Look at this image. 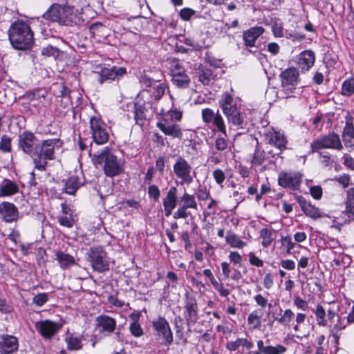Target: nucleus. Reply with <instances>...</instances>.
Returning <instances> with one entry per match:
<instances>
[{"label":"nucleus","mask_w":354,"mask_h":354,"mask_svg":"<svg viewBox=\"0 0 354 354\" xmlns=\"http://www.w3.org/2000/svg\"><path fill=\"white\" fill-rule=\"evenodd\" d=\"M212 72L209 69H203L199 73V81L203 84H208L212 80Z\"/></svg>","instance_id":"3c124183"},{"label":"nucleus","mask_w":354,"mask_h":354,"mask_svg":"<svg viewBox=\"0 0 354 354\" xmlns=\"http://www.w3.org/2000/svg\"><path fill=\"white\" fill-rule=\"evenodd\" d=\"M40 334L45 338L51 337L62 327V326L55 322L50 320L41 321L36 325Z\"/></svg>","instance_id":"a211bd4d"},{"label":"nucleus","mask_w":354,"mask_h":354,"mask_svg":"<svg viewBox=\"0 0 354 354\" xmlns=\"http://www.w3.org/2000/svg\"><path fill=\"white\" fill-rule=\"evenodd\" d=\"M189 78L188 76L185 74H183L182 75H176L172 77V82L173 83L179 88H187L189 86Z\"/></svg>","instance_id":"c03bdc74"},{"label":"nucleus","mask_w":354,"mask_h":354,"mask_svg":"<svg viewBox=\"0 0 354 354\" xmlns=\"http://www.w3.org/2000/svg\"><path fill=\"white\" fill-rule=\"evenodd\" d=\"M41 54L45 56L55 57L59 55V50L57 48L48 45L42 48Z\"/></svg>","instance_id":"864d4df0"},{"label":"nucleus","mask_w":354,"mask_h":354,"mask_svg":"<svg viewBox=\"0 0 354 354\" xmlns=\"http://www.w3.org/2000/svg\"><path fill=\"white\" fill-rule=\"evenodd\" d=\"M301 209L307 216L313 218L321 217L319 209L309 203H304L301 205Z\"/></svg>","instance_id":"37998d69"},{"label":"nucleus","mask_w":354,"mask_h":354,"mask_svg":"<svg viewBox=\"0 0 354 354\" xmlns=\"http://www.w3.org/2000/svg\"><path fill=\"white\" fill-rule=\"evenodd\" d=\"M129 317L132 320V322L129 326V330L131 334L136 337H141L144 333L141 325L138 322L140 319V314L137 313H133L129 315Z\"/></svg>","instance_id":"c756f323"},{"label":"nucleus","mask_w":354,"mask_h":354,"mask_svg":"<svg viewBox=\"0 0 354 354\" xmlns=\"http://www.w3.org/2000/svg\"><path fill=\"white\" fill-rule=\"evenodd\" d=\"M181 201L183 203V206L186 208L197 209V203L194 195L185 192L181 197Z\"/></svg>","instance_id":"79ce46f5"},{"label":"nucleus","mask_w":354,"mask_h":354,"mask_svg":"<svg viewBox=\"0 0 354 354\" xmlns=\"http://www.w3.org/2000/svg\"><path fill=\"white\" fill-rule=\"evenodd\" d=\"M317 324L320 326H326L327 325V320L326 319V310L324 307L317 304L315 310Z\"/></svg>","instance_id":"a19ab883"},{"label":"nucleus","mask_w":354,"mask_h":354,"mask_svg":"<svg viewBox=\"0 0 354 354\" xmlns=\"http://www.w3.org/2000/svg\"><path fill=\"white\" fill-rule=\"evenodd\" d=\"M56 259L57 260L60 268L64 270L76 264L75 258L73 256L62 251H58L56 252Z\"/></svg>","instance_id":"c85d7f7f"},{"label":"nucleus","mask_w":354,"mask_h":354,"mask_svg":"<svg viewBox=\"0 0 354 354\" xmlns=\"http://www.w3.org/2000/svg\"><path fill=\"white\" fill-rule=\"evenodd\" d=\"M257 346L260 352L263 354H283L286 352L287 348L281 344L276 346H264L263 340H258Z\"/></svg>","instance_id":"a878e982"},{"label":"nucleus","mask_w":354,"mask_h":354,"mask_svg":"<svg viewBox=\"0 0 354 354\" xmlns=\"http://www.w3.org/2000/svg\"><path fill=\"white\" fill-rule=\"evenodd\" d=\"M225 240L232 248H243L247 245V243L243 241L240 237L232 231H228L226 234Z\"/></svg>","instance_id":"473e14b6"},{"label":"nucleus","mask_w":354,"mask_h":354,"mask_svg":"<svg viewBox=\"0 0 354 354\" xmlns=\"http://www.w3.org/2000/svg\"><path fill=\"white\" fill-rule=\"evenodd\" d=\"M254 300L257 305L261 309L266 308L268 306L269 307L271 306V305L268 303V299L261 294L256 295L254 297Z\"/></svg>","instance_id":"603ef678"},{"label":"nucleus","mask_w":354,"mask_h":354,"mask_svg":"<svg viewBox=\"0 0 354 354\" xmlns=\"http://www.w3.org/2000/svg\"><path fill=\"white\" fill-rule=\"evenodd\" d=\"M281 266L283 269L292 270L295 268V263L292 260L285 259L281 261Z\"/></svg>","instance_id":"774afa93"},{"label":"nucleus","mask_w":354,"mask_h":354,"mask_svg":"<svg viewBox=\"0 0 354 354\" xmlns=\"http://www.w3.org/2000/svg\"><path fill=\"white\" fill-rule=\"evenodd\" d=\"M167 86L164 83H160L153 88L152 97L155 100H159L165 94Z\"/></svg>","instance_id":"09e8293b"},{"label":"nucleus","mask_w":354,"mask_h":354,"mask_svg":"<svg viewBox=\"0 0 354 354\" xmlns=\"http://www.w3.org/2000/svg\"><path fill=\"white\" fill-rule=\"evenodd\" d=\"M176 194L177 188L176 187H171L166 197L163 199V207L167 216L171 214L173 209L176 206Z\"/></svg>","instance_id":"5701e85b"},{"label":"nucleus","mask_w":354,"mask_h":354,"mask_svg":"<svg viewBox=\"0 0 354 354\" xmlns=\"http://www.w3.org/2000/svg\"><path fill=\"white\" fill-rule=\"evenodd\" d=\"M294 305L298 308L302 310H306L308 308V304L306 301L300 298L299 296L294 297L293 299Z\"/></svg>","instance_id":"4d7b16f0"},{"label":"nucleus","mask_w":354,"mask_h":354,"mask_svg":"<svg viewBox=\"0 0 354 354\" xmlns=\"http://www.w3.org/2000/svg\"><path fill=\"white\" fill-rule=\"evenodd\" d=\"M346 327V324L344 323V322L342 320V319L339 318L337 320V322L333 326L330 332L333 335V336L336 339H338L339 338L340 332L345 329Z\"/></svg>","instance_id":"de8ad7c7"},{"label":"nucleus","mask_w":354,"mask_h":354,"mask_svg":"<svg viewBox=\"0 0 354 354\" xmlns=\"http://www.w3.org/2000/svg\"><path fill=\"white\" fill-rule=\"evenodd\" d=\"M48 300V297L45 293H40L35 295L33 298V302L39 306H43Z\"/></svg>","instance_id":"bf43d9fd"},{"label":"nucleus","mask_w":354,"mask_h":354,"mask_svg":"<svg viewBox=\"0 0 354 354\" xmlns=\"http://www.w3.org/2000/svg\"><path fill=\"white\" fill-rule=\"evenodd\" d=\"M212 175H213L214 179L215 180L216 183L218 185H222L225 179V175L224 172L220 169H215L213 171Z\"/></svg>","instance_id":"13d9d810"},{"label":"nucleus","mask_w":354,"mask_h":354,"mask_svg":"<svg viewBox=\"0 0 354 354\" xmlns=\"http://www.w3.org/2000/svg\"><path fill=\"white\" fill-rule=\"evenodd\" d=\"M92 160L96 165L104 163V171L107 176H118L123 171L121 161L118 160L117 157L108 147H104L95 153Z\"/></svg>","instance_id":"39448f33"},{"label":"nucleus","mask_w":354,"mask_h":354,"mask_svg":"<svg viewBox=\"0 0 354 354\" xmlns=\"http://www.w3.org/2000/svg\"><path fill=\"white\" fill-rule=\"evenodd\" d=\"M264 32V28L262 26H254L245 30L243 33L244 44L246 46H254L257 39Z\"/></svg>","instance_id":"412c9836"},{"label":"nucleus","mask_w":354,"mask_h":354,"mask_svg":"<svg viewBox=\"0 0 354 354\" xmlns=\"http://www.w3.org/2000/svg\"><path fill=\"white\" fill-rule=\"evenodd\" d=\"M11 138L7 135H3L0 140V151L3 153L10 152L12 149Z\"/></svg>","instance_id":"49530a36"},{"label":"nucleus","mask_w":354,"mask_h":354,"mask_svg":"<svg viewBox=\"0 0 354 354\" xmlns=\"http://www.w3.org/2000/svg\"><path fill=\"white\" fill-rule=\"evenodd\" d=\"M263 313L261 309L253 310L249 314L248 317V324L252 326L253 329H258L261 325V317Z\"/></svg>","instance_id":"72a5a7b5"},{"label":"nucleus","mask_w":354,"mask_h":354,"mask_svg":"<svg viewBox=\"0 0 354 354\" xmlns=\"http://www.w3.org/2000/svg\"><path fill=\"white\" fill-rule=\"evenodd\" d=\"M294 317V312L291 309L287 308L282 312L279 317L275 318V320L281 325L290 326V323L292 321Z\"/></svg>","instance_id":"e433bc0d"},{"label":"nucleus","mask_w":354,"mask_h":354,"mask_svg":"<svg viewBox=\"0 0 354 354\" xmlns=\"http://www.w3.org/2000/svg\"><path fill=\"white\" fill-rule=\"evenodd\" d=\"M260 237L262 239V245L268 248L274 241L273 232L268 228H263L260 231Z\"/></svg>","instance_id":"ea45409f"},{"label":"nucleus","mask_w":354,"mask_h":354,"mask_svg":"<svg viewBox=\"0 0 354 354\" xmlns=\"http://www.w3.org/2000/svg\"><path fill=\"white\" fill-rule=\"evenodd\" d=\"M201 117L204 123L212 124L221 134L218 135L215 140V147L218 151H224L227 148V129L223 117L217 110L215 112L210 108H205L201 111Z\"/></svg>","instance_id":"7ed1b4c3"},{"label":"nucleus","mask_w":354,"mask_h":354,"mask_svg":"<svg viewBox=\"0 0 354 354\" xmlns=\"http://www.w3.org/2000/svg\"><path fill=\"white\" fill-rule=\"evenodd\" d=\"M310 193L315 199H320L322 196V189L320 186H313L310 188Z\"/></svg>","instance_id":"e2e57ef3"},{"label":"nucleus","mask_w":354,"mask_h":354,"mask_svg":"<svg viewBox=\"0 0 354 354\" xmlns=\"http://www.w3.org/2000/svg\"><path fill=\"white\" fill-rule=\"evenodd\" d=\"M157 127L166 135L173 138H181L183 132L180 127L176 124L163 120L157 123Z\"/></svg>","instance_id":"f3484780"},{"label":"nucleus","mask_w":354,"mask_h":354,"mask_svg":"<svg viewBox=\"0 0 354 354\" xmlns=\"http://www.w3.org/2000/svg\"><path fill=\"white\" fill-rule=\"evenodd\" d=\"M343 164L348 168L354 170V159L348 154L346 153L343 156Z\"/></svg>","instance_id":"69168bd1"},{"label":"nucleus","mask_w":354,"mask_h":354,"mask_svg":"<svg viewBox=\"0 0 354 354\" xmlns=\"http://www.w3.org/2000/svg\"><path fill=\"white\" fill-rule=\"evenodd\" d=\"M8 37L12 46L18 50L28 49L34 43V34L29 24L22 20L12 24Z\"/></svg>","instance_id":"f257e3e1"},{"label":"nucleus","mask_w":354,"mask_h":354,"mask_svg":"<svg viewBox=\"0 0 354 354\" xmlns=\"http://www.w3.org/2000/svg\"><path fill=\"white\" fill-rule=\"evenodd\" d=\"M148 193L150 197H152L156 201L158 200L160 196V190L156 185H150L149 187Z\"/></svg>","instance_id":"0e129e2a"},{"label":"nucleus","mask_w":354,"mask_h":354,"mask_svg":"<svg viewBox=\"0 0 354 354\" xmlns=\"http://www.w3.org/2000/svg\"><path fill=\"white\" fill-rule=\"evenodd\" d=\"M19 192L18 185L13 181L4 179L0 183V196H9Z\"/></svg>","instance_id":"bb28decb"},{"label":"nucleus","mask_w":354,"mask_h":354,"mask_svg":"<svg viewBox=\"0 0 354 354\" xmlns=\"http://www.w3.org/2000/svg\"><path fill=\"white\" fill-rule=\"evenodd\" d=\"M302 175L299 172H288L282 171L278 176L279 185L291 190H297L301 182Z\"/></svg>","instance_id":"ddd939ff"},{"label":"nucleus","mask_w":354,"mask_h":354,"mask_svg":"<svg viewBox=\"0 0 354 354\" xmlns=\"http://www.w3.org/2000/svg\"><path fill=\"white\" fill-rule=\"evenodd\" d=\"M59 140L57 139H50L44 140L39 149L35 151L32 158L35 169L39 171H44L48 165V160L54 159V151L55 147H58Z\"/></svg>","instance_id":"423d86ee"},{"label":"nucleus","mask_w":354,"mask_h":354,"mask_svg":"<svg viewBox=\"0 0 354 354\" xmlns=\"http://www.w3.org/2000/svg\"><path fill=\"white\" fill-rule=\"evenodd\" d=\"M83 337L75 335V334H68L65 338L67 344V348L70 351L80 350L82 347V340Z\"/></svg>","instance_id":"7c9ffc66"},{"label":"nucleus","mask_w":354,"mask_h":354,"mask_svg":"<svg viewBox=\"0 0 354 354\" xmlns=\"http://www.w3.org/2000/svg\"><path fill=\"white\" fill-rule=\"evenodd\" d=\"M81 186V182L77 176H71L64 184L65 192L70 195H73Z\"/></svg>","instance_id":"2f4dec72"},{"label":"nucleus","mask_w":354,"mask_h":354,"mask_svg":"<svg viewBox=\"0 0 354 354\" xmlns=\"http://www.w3.org/2000/svg\"><path fill=\"white\" fill-rule=\"evenodd\" d=\"M218 105L230 128H235L236 130L243 129L244 113L241 111L240 107L230 94L223 93L218 101Z\"/></svg>","instance_id":"f03ea898"},{"label":"nucleus","mask_w":354,"mask_h":354,"mask_svg":"<svg viewBox=\"0 0 354 354\" xmlns=\"http://www.w3.org/2000/svg\"><path fill=\"white\" fill-rule=\"evenodd\" d=\"M37 138L30 131H25L19 135L18 147L24 153L31 154L34 149Z\"/></svg>","instance_id":"4468645a"},{"label":"nucleus","mask_w":354,"mask_h":354,"mask_svg":"<svg viewBox=\"0 0 354 354\" xmlns=\"http://www.w3.org/2000/svg\"><path fill=\"white\" fill-rule=\"evenodd\" d=\"M65 209L62 205L63 214L58 217V221L61 225L71 228L75 223V218L72 214H68Z\"/></svg>","instance_id":"4c0bfd02"},{"label":"nucleus","mask_w":354,"mask_h":354,"mask_svg":"<svg viewBox=\"0 0 354 354\" xmlns=\"http://www.w3.org/2000/svg\"><path fill=\"white\" fill-rule=\"evenodd\" d=\"M281 92L285 97H292L291 95L299 83V73L295 68L291 67L283 71L281 75Z\"/></svg>","instance_id":"9d476101"},{"label":"nucleus","mask_w":354,"mask_h":354,"mask_svg":"<svg viewBox=\"0 0 354 354\" xmlns=\"http://www.w3.org/2000/svg\"><path fill=\"white\" fill-rule=\"evenodd\" d=\"M249 261L250 263L257 267H262L263 265V262L261 259H260L258 257H257L253 252H250L249 254Z\"/></svg>","instance_id":"680f3d73"},{"label":"nucleus","mask_w":354,"mask_h":354,"mask_svg":"<svg viewBox=\"0 0 354 354\" xmlns=\"http://www.w3.org/2000/svg\"><path fill=\"white\" fill-rule=\"evenodd\" d=\"M272 32L276 37H283L282 26L281 24L275 22L272 27Z\"/></svg>","instance_id":"338daca9"},{"label":"nucleus","mask_w":354,"mask_h":354,"mask_svg":"<svg viewBox=\"0 0 354 354\" xmlns=\"http://www.w3.org/2000/svg\"><path fill=\"white\" fill-rule=\"evenodd\" d=\"M134 118L137 124H143L144 120H145V114L140 106L136 108L134 111Z\"/></svg>","instance_id":"5fc2aeb1"},{"label":"nucleus","mask_w":354,"mask_h":354,"mask_svg":"<svg viewBox=\"0 0 354 354\" xmlns=\"http://www.w3.org/2000/svg\"><path fill=\"white\" fill-rule=\"evenodd\" d=\"M43 17L65 26H72L80 21L78 10L74 6H62L59 4H53Z\"/></svg>","instance_id":"20e7f679"},{"label":"nucleus","mask_w":354,"mask_h":354,"mask_svg":"<svg viewBox=\"0 0 354 354\" xmlns=\"http://www.w3.org/2000/svg\"><path fill=\"white\" fill-rule=\"evenodd\" d=\"M195 11L190 8H183L180 12V17L185 20L188 21L194 15Z\"/></svg>","instance_id":"052dcab7"},{"label":"nucleus","mask_w":354,"mask_h":354,"mask_svg":"<svg viewBox=\"0 0 354 354\" xmlns=\"http://www.w3.org/2000/svg\"><path fill=\"white\" fill-rule=\"evenodd\" d=\"M270 142L281 151L286 149L287 140L285 136L279 131L269 132Z\"/></svg>","instance_id":"cd10ccee"},{"label":"nucleus","mask_w":354,"mask_h":354,"mask_svg":"<svg viewBox=\"0 0 354 354\" xmlns=\"http://www.w3.org/2000/svg\"><path fill=\"white\" fill-rule=\"evenodd\" d=\"M96 325L104 336H109L116 328V321L108 315H100L96 318Z\"/></svg>","instance_id":"2eb2a0df"},{"label":"nucleus","mask_w":354,"mask_h":354,"mask_svg":"<svg viewBox=\"0 0 354 354\" xmlns=\"http://www.w3.org/2000/svg\"><path fill=\"white\" fill-rule=\"evenodd\" d=\"M88 258L92 268L100 273L109 270V260L106 252L100 246L93 247L88 252Z\"/></svg>","instance_id":"1a4fd4ad"},{"label":"nucleus","mask_w":354,"mask_h":354,"mask_svg":"<svg viewBox=\"0 0 354 354\" xmlns=\"http://www.w3.org/2000/svg\"><path fill=\"white\" fill-rule=\"evenodd\" d=\"M173 173L181 185H190L195 178L192 165L181 156L176 159L173 165Z\"/></svg>","instance_id":"0eeeda50"},{"label":"nucleus","mask_w":354,"mask_h":354,"mask_svg":"<svg viewBox=\"0 0 354 354\" xmlns=\"http://www.w3.org/2000/svg\"><path fill=\"white\" fill-rule=\"evenodd\" d=\"M346 209L347 212L354 216V187L347 191Z\"/></svg>","instance_id":"a18cd8bd"},{"label":"nucleus","mask_w":354,"mask_h":354,"mask_svg":"<svg viewBox=\"0 0 354 354\" xmlns=\"http://www.w3.org/2000/svg\"><path fill=\"white\" fill-rule=\"evenodd\" d=\"M18 348L17 339L8 335L0 336V353L10 354L16 351Z\"/></svg>","instance_id":"6ab92c4d"},{"label":"nucleus","mask_w":354,"mask_h":354,"mask_svg":"<svg viewBox=\"0 0 354 354\" xmlns=\"http://www.w3.org/2000/svg\"><path fill=\"white\" fill-rule=\"evenodd\" d=\"M126 73V68L124 67L113 66L112 68H104L100 72L99 82L103 83L106 80H114L122 77Z\"/></svg>","instance_id":"aec40b11"},{"label":"nucleus","mask_w":354,"mask_h":354,"mask_svg":"<svg viewBox=\"0 0 354 354\" xmlns=\"http://www.w3.org/2000/svg\"><path fill=\"white\" fill-rule=\"evenodd\" d=\"M346 124L342 133V140L344 145L350 150L354 149V126L353 118L349 113L346 117Z\"/></svg>","instance_id":"dca6fc26"},{"label":"nucleus","mask_w":354,"mask_h":354,"mask_svg":"<svg viewBox=\"0 0 354 354\" xmlns=\"http://www.w3.org/2000/svg\"><path fill=\"white\" fill-rule=\"evenodd\" d=\"M354 93V78L351 77L344 80L342 85L341 94L349 97Z\"/></svg>","instance_id":"58836bf2"},{"label":"nucleus","mask_w":354,"mask_h":354,"mask_svg":"<svg viewBox=\"0 0 354 354\" xmlns=\"http://www.w3.org/2000/svg\"><path fill=\"white\" fill-rule=\"evenodd\" d=\"M0 213L7 223L15 221L18 216V210L15 205L8 202L0 204Z\"/></svg>","instance_id":"4be33fe9"},{"label":"nucleus","mask_w":354,"mask_h":354,"mask_svg":"<svg viewBox=\"0 0 354 354\" xmlns=\"http://www.w3.org/2000/svg\"><path fill=\"white\" fill-rule=\"evenodd\" d=\"M171 76L176 75H182L185 74V71L184 68L180 65V64L177 60H174L171 63Z\"/></svg>","instance_id":"8fccbe9b"},{"label":"nucleus","mask_w":354,"mask_h":354,"mask_svg":"<svg viewBox=\"0 0 354 354\" xmlns=\"http://www.w3.org/2000/svg\"><path fill=\"white\" fill-rule=\"evenodd\" d=\"M155 334L162 340V343L166 346L170 345L173 342V334L168 322L164 317H158L152 322Z\"/></svg>","instance_id":"f8f14e48"},{"label":"nucleus","mask_w":354,"mask_h":354,"mask_svg":"<svg viewBox=\"0 0 354 354\" xmlns=\"http://www.w3.org/2000/svg\"><path fill=\"white\" fill-rule=\"evenodd\" d=\"M315 54L311 50H305L300 53L297 59V65L303 71L309 70L315 63Z\"/></svg>","instance_id":"393cba45"},{"label":"nucleus","mask_w":354,"mask_h":354,"mask_svg":"<svg viewBox=\"0 0 354 354\" xmlns=\"http://www.w3.org/2000/svg\"><path fill=\"white\" fill-rule=\"evenodd\" d=\"M187 208H186L184 206H180L178 207V209L174 212V218L175 219H179V218H187L190 213L187 210Z\"/></svg>","instance_id":"6e6d98bb"},{"label":"nucleus","mask_w":354,"mask_h":354,"mask_svg":"<svg viewBox=\"0 0 354 354\" xmlns=\"http://www.w3.org/2000/svg\"><path fill=\"white\" fill-rule=\"evenodd\" d=\"M310 148L311 152L314 153L324 149L342 150L343 146L339 135L333 131L314 140L310 144Z\"/></svg>","instance_id":"6e6552de"},{"label":"nucleus","mask_w":354,"mask_h":354,"mask_svg":"<svg viewBox=\"0 0 354 354\" xmlns=\"http://www.w3.org/2000/svg\"><path fill=\"white\" fill-rule=\"evenodd\" d=\"M241 346H245L247 349H251L253 347V344L247 339L238 338L235 341L227 342L226 347L228 350L234 351Z\"/></svg>","instance_id":"c9c22d12"},{"label":"nucleus","mask_w":354,"mask_h":354,"mask_svg":"<svg viewBox=\"0 0 354 354\" xmlns=\"http://www.w3.org/2000/svg\"><path fill=\"white\" fill-rule=\"evenodd\" d=\"M184 317L188 325L194 324L198 319V307L195 300H189L185 306Z\"/></svg>","instance_id":"b1692460"},{"label":"nucleus","mask_w":354,"mask_h":354,"mask_svg":"<svg viewBox=\"0 0 354 354\" xmlns=\"http://www.w3.org/2000/svg\"><path fill=\"white\" fill-rule=\"evenodd\" d=\"M89 123L93 141L97 145L106 143L109 138L106 124L97 117H91Z\"/></svg>","instance_id":"9b49d317"},{"label":"nucleus","mask_w":354,"mask_h":354,"mask_svg":"<svg viewBox=\"0 0 354 354\" xmlns=\"http://www.w3.org/2000/svg\"><path fill=\"white\" fill-rule=\"evenodd\" d=\"M265 161L266 156L264 151H261L260 150L259 148L257 147L253 154L252 159L251 160L252 167H256L258 166H261L260 170L264 171L266 169V167L263 165Z\"/></svg>","instance_id":"f704fd0d"}]
</instances>
